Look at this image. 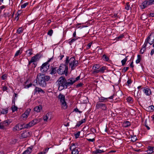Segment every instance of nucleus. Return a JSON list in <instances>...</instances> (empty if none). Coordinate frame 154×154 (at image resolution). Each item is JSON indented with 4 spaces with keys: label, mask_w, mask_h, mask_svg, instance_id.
<instances>
[{
    "label": "nucleus",
    "mask_w": 154,
    "mask_h": 154,
    "mask_svg": "<svg viewBox=\"0 0 154 154\" xmlns=\"http://www.w3.org/2000/svg\"><path fill=\"white\" fill-rule=\"evenodd\" d=\"M57 81L58 82V89L60 91L67 88L68 87L72 85L75 82L74 78H70L66 80L63 76L60 77Z\"/></svg>",
    "instance_id": "f257e3e1"
},
{
    "label": "nucleus",
    "mask_w": 154,
    "mask_h": 154,
    "mask_svg": "<svg viewBox=\"0 0 154 154\" xmlns=\"http://www.w3.org/2000/svg\"><path fill=\"white\" fill-rule=\"evenodd\" d=\"M51 77L48 75H45L41 73H39L36 78V83L42 87H45L46 86V82L48 81Z\"/></svg>",
    "instance_id": "f03ea898"
},
{
    "label": "nucleus",
    "mask_w": 154,
    "mask_h": 154,
    "mask_svg": "<svg viewBox=\"0 0 154 154\" xmlns=\"http://www.w3.org/2000/svg\"><path fill=\"white\" fill-rule=\"evenodd\" d=\"M65 62V63L67 66L69 63V67H71V70L74 69L75 67L78 65V61L76 60L74 57L70 58L69 57L67 56Z\"/></svg>",
    "instance_id": "7ed1b4c3"
},
{
    "label": "nucleus",
    "mask_w": 154,
    "mask_h": 154,
    "mask_svg": "<svg viewBox=\"0 0 154 154\" xmlns=\"http://www.w3.org/2000/svg\"><path fill=\"white\" fill-rule=\"evenodd\" d=\"M68 72V66L65 63L64 64H61L57 70V72L59 75L65 74L67 76Z\"/></svg>",
    "instance_id": "20e7f679"
},
{
    "label": "nucleus",
    "mask_w": 154,
    "mask_h": 154,
    "mask_svg": "<svg viewBox=\"0 0 154 154\" xmlns=\"http://www.w3.org/2000/svg\"><path fill=\"white\" fill-rule=\"evenodd\" d=\"M61 103L62 107L64 109H66L67 107L66 103L65 101V96L61 93H60L57 97Z\"/></svg>",
    "instance_id": "39448f33"
},
{
    "label": "nucleus",
    "mask_w": 154,
    "mask_h": 154,
    "mask_svg": "<svg viewBox=\"0 0 154 154\" xmlns=\"http://www.w3.org/2000/svg\"><path fill=\"white\" fill-rule=\"evenodd\" d=\"M154 42V32H152L145 40L144 43L145 46H146L148 43L152 45Z\"/></svg>",
    "instance_id": "423d86ee"
},
{
    "label": "nucleus",
    "mask_w": 154,
    "mask_h": 154,
    "mask_svg": "<svg viewBox=\"0 0 154 154\" xmlns=\"http://www.w3.org/2000/svg\"><path fill=\"white\" fill-rule=\"evenodd\" d=\"M76 143H72L69 147L70 149L72 151L71 153L72 154H78L79 152V150L80 149L79 148H77L75 146H74Z\"/></svg>",
    "instance_id": "0eeeda50"
},
{
    "label": "nucleus",
    "mask_w": 154,
    "mask_h": 154,
    "mask_svg": "<svg viewBox=\"0 0 154 154\" xmlns=\"http://www.w3.org/2000/svg\"><path fill=\"white\" fill-rule=\"evenodd\" d=\"M154 2V0H145L142 3L141 9H143L148 6L152 5Z\"/></svg>",
    "instance_id": "6e6552de"
},
{
    "label": "nucleus",
    "mask_w": 154,
    "mask_h": 154,
    "mask_svg": "<svg viewBox=\"0 0 154 154\" xmlns=\"http://www.w3.org/2000/svg\"><path fill=\"white\" fill-rule=\"evenodd\" d=\"M96 108L97 109H101L103 110H106L107 109V107L106 104L100 102L97 103Z\"/></svg>",
    "instance_id": "1a4fd4ad"
},
{
    "label": "nucleus",
    "mask_w": 154,
    "mask_h": 154,
    "mask_svg": "<svg viewBox=\"0 0 154 154\" xmlns=\"http://www.w3.org/2000/svg\"><path fill=\"white\" fill-rule=\"evenodd\" d=\"M50 64L48 63H43L40 67V70L42 72H46L49 68Z\"/></svg>",
    "instance_id": "9d476101"
},
{
    "label": "nucleus",
    "mask_w": 154,
    "mask_h": 154,
    "mask_svg": "<svg viewBox=\"0 0 154 154\" xmlns=\"http://www.w3.org/2000/svg\"><path fill=\"white\" fill-rule=\"evenodd\" d=\"M114 96V94H113L112 95L109 97V98H105L103 97H101L99 98V102H106L107 101V100L108 98L109 99H112L113 98V96Z\"/></svg>",
    "instance_id": "9b49d317"
},
{
    "label": "nucleus",
    "mask_w": 154,
    "mask_h": 154,
    "mask_svg": "<svg viewBox=\"0 0 154 154\" xmlns=\"http://www.w3.org/2000/svg\"><path fill=\"white\" fill-rule=\"evenodd\" d=\"M37 92L40 93V92L44 93L45 91L41 88L38 87H36L34 91V95H35Z\"/></svg>",
    "instance_id": "f8f14e48"
},
{
    "label": "nucleus",
    "mask_w": 154,
    "mask_h": 154,
    "mask_svg": "<svg viewBox=\"0 0 154 154\" xmlns=\"http://www.w3.org/2000/svg\"><path fill=\"white\" fill-rule=\"evenodd\" d=\"M143 91L146 95L149 96L151 94V90L149 88H144Z\"/></svg>",
    "instance_id": "ddd939ff"
},
{
    "label": "nucleus",
    "mask_w": 154,
    "mask_h": 154,
    "mask_svg": "<svg viewBox=\"0 0 154 154\" xmlns=\"http://www.w3.org/2000/svg\"><path fill=\"white\" fill-rule=\"evenodd\" d=\"M11 122L12 121L10 120H6L1 123H2L1 125H3L4 128H5V126H8Z\"/></svg>",
    "instance_id": "4468645a"
},
{
    "label": "nucleus",
    "mask_w": 154,
    "mask_h": 154,
    "mask_svg": "<svg viewBox=\"0 0 154 154\" xmlns=\"http://www.w3.org/2000/svg\"><path fill=\"white\" fill-rule=\"evenodd\" d=\"M39 122V121L37 119H35L33 120L32 121L29 122V124H30L31 127H32L35 124H37Z\"/></svg>",
    "instance_id": "2eb2a0df"
},
{
    "label": "nucleus",
    "mask_w": 154,
    "mask_h": 154,
    "mask_svg": "<svg viewBox=\"0 0 154 154\" xmlns=\"http://www.w3.org/2000/svg\"><path fill=\"white\" fill-rule=\"evenodd\" d=\"M134 96L136 98L138 102L139 99L140 97V94L139 93V91H137L135 90L134 92Z\"/></svg>",
    "instance_id": "dca6fc26"
},
{
    "label": "nucleus",
    "mask_w": 154,
    "mask_h": 154,
    "mask_svg": "<svg viewBox=\"0 0 154 154\" xmlns=\"http://www.w3.org/2000/svg\"><path fill=\"white\" fill-rule=\"evenodd\" d=\"M32 151V148L31 147H29L22 154H30Z\"/></svg>",
    "instance_id": "f3484780"
},
{
    "label": "nucleus",
    "mask_w": 154,
    "mask_h": 154,
    "mask_svg": "<svg viewBox=\"0 0 154 154\" xmlns=\"http://www.w3.org/2000/svg\"><path fill=\"white\" fill-rule=\"evenodd\" d=\"M42 109V106L41 105H39L34 108V110L37 112H39Z\"/></svg>",
    "instance_id": "a211bd4d"
},
{
    "label": "nucleus",
    "mask_w": 154,
    "mask_h": 154,
    "mask_svg": "<svg viewBox=\"0 0 154 154\" xmlns=\"http://www.w3.org/2000/svg\"><path fill=\"white\" fill-rule=\"evenodd\" d=\"M154 109V106L153 105H151L149 107H146L145 110L148 112L153 111Z\"/></svg>",
    "instance_id": "6ab92c4d"
},
{
    "label": "nucleus",
    "mask_w": 154,
    "mask_h": 154,
    "mask_svg": "<svg viewBox=\"0 0 154 154\" xmlns=\"http://www.w3.org/2000/svg\"><path fill=\"white\" fill-rule=\"evenodd\" d=\"M131 125V123L129 121H126L124 122L123 124V126L124 127L127 128Z\"/></svg>",
    "instance_id": "aec40b11"
},
{
    "label": "nucleus",
    "mask_w": 154,
    "mask_h": 154,
    "mask_svg": "<svg viewBox=\"0 0 154 154\" xmlns=\"http://www.w3.org/2000/svg\"><path fill=\"white\" fill-rule=\"evenodd\" d=\"M51 71L50 74L52 75L55 74L56 72H57V70L56 69V67H53V66H51Z\"/></svg>",
    "instance_id": "412c9836"
},
{
    "label": "nucleus",
    "mask_w": 154,
    "mask_h": 154,
    "mask_svg": "<svg viewBox=\"0 0 154 154\" xmlns=\"http://www.w3.org/2000/svg\"><path fill=\"white\" fill-rule=\"evenodd\" d=\"M85 122V119H82L81 121H79L77 122L76 125H75V127H79L81 124H82L83 123Z\"/></svg>",
    "instance_id": "4be33fe9"
},
{
    "label": "nucleus",
    "mask_w": 154,
    "mask_h": 154,
    "mask_svg": "<svg viewBox=\"0 0 154 154\" xmlns=\"http://www.w3.org/2000/svg\"><path fill=\"white\" fill-rule=\"evenodd\" d=\"M50 117H51V114L50 113H47L45 116H44L43 118L44 120L45 121H47V120L48 119V118Z\"/></svg>",
    "instance_id": "5701e85b"
},
{
    "label": "nucleus",
    "mask_w": 154,
    "mask_h": 154,
    "mask_svg": "<svg viewBox=\"0 0 154 154\" xmlns=\"http://www.w3.org/2000/svg\"><path fill=\"white\" fill-rule=\"evenodd\" d=\"M102 58L103 60L106 62L108 61L109 59V57L105 54L103 55Z\"/></svg>",
    "instance_id": "b1692460"
},
{
    "label": "nucleus",
    "mask_w": 154,
    "mask_h": 154,
    "mask_svg": "<svg viewBox=\"0 0 154 154\" xmlns=\"http://www.w3.org/2000/svg\"><path fill=\"white\" fill-rule=\"evenodd\" d=\"M104 152V151L103 150L100 149H97L96 151H94L93 152V153L94 154H97L98 153H100L102 152Z\"/></svg>",
    "instance_id": "393cba45"
},
{
    "label": "nucleus",
    "mask_w": 154,
    "mask_h": 154,
    "mask_svg": "<svg viewBox=\"0 0 154 154\" xmlns=\"http://www.w3.org/2000/svg\"><path fill=\"white\" fill-rule=\"evenodd\" d=\"M36 56H34L32 57L30 60L29 61V65L31 63L34 62L37 60V59H36V58H35V57Z\"/></svg>",
    "instance_id": "a878e982"
},
{
    "label": "nucleus",
    "mask_w": 154,
    "mask_h": 154,
    "mask_svg": "<svg viewBox=\"0 0 154 154\" xmlns=\"http://www.w3.org/2000/svg\"><path fill=\"white\" fill-rule=\"evenodd\" d=\"M20 124L18 123L13 128V131H19V126Z\"/></svg>",
    "instance_id": "bb28decb"
},
{
    "label": "nucleus",
    "mask_w": 154,
    "mask_h": 154,
    "mask_svg": "<svg viewBox=\"0 0 154 154\" xmlns=\"http://www.w3.org/2000/svg\"><path fill=\"white\" fill-rule=\"evenodd\" d=\"M148 150L147 151V153L148 154H151L153 152V151L152 150L153 148H152V146H148Z\"/></svg>",
    "instance_id": "cd10ccee"
},
{
    "label": "nucleus",
    "mask_w": 154,
    "mask_h": 154,
    "mask_svg": "<svg viewBox=\"0 0 154 154\" xmlns=\"http://www.w3.org/2000/svg\"><path fill=\"white\" fill-rule=\"evenodd\" d=\"M29 133V132H26L23 133L22 134L21 136L23 138H26L28 136V134Z\"/></svg>",
    "instance_id": "c85d7f7f"
},
{
    "label": "nucleus",
    "mask_w": 154,
    "mask_h": 154,
    "mask_svg": "<svg viewBox=\"0 0 154 154\" xmlns=\"http://www.w3.org/2000/svg\"><path fill=\"white\" fill-rule=\"evenodd\" d=\"M23 29L22 27L19 28L17 31V33L18 34H20L23 32Z\"/></svg>",
    "instance_id": "c756f323"
},
{
    "label": "nucleus",
    "mask_w": 154,
    "mask_h": 154,
    "mask_svg": "<svg viewBox=\"0 0 154 154\" xmlns=\"http://www.w3.org/2000/svg\"><path fill=\"white\" fill-rule=\"evenodd\" d=\"M106 66H103L100 68L99 70L100 73H103L104 72V71L106 69Z\"/></svg>",
    "instance_id": "7c9ffc66"
},
{
    "label": "nucleus",
    "mask_w": 154,
    "mask_h": 154,
    "mask_svg": "<svg viewBox=\"0 0 154 154\" xmlns=\"http://www.w3.org/2000/svg\"><path fill=\"white\" fill-rule=\"evenodd\" d=\"M127 57H126L125 59L122 60L121 62L122 66H124L126 62L128 60Z\"/></svg>",
    "instance_id": "2f4dec72"
},
{
    "label": "nucleus",
    "mask_w": 154,
    "mask_h": 154,
    "mask_svg": "<svg viewBox=\"0 0 154 154\" xmlns=\"http://www.w3.org/2000/svg\"><path fill=\"white\" fill-rule=\"evenodd\" d=\"M2 110L1 111V113L4 114H7L8 112V110L7 109H2Z\"/></svg>",
    "instance_id": "473e14b6"
},
{
    "label": "nucleus",
    "mask_w": 154,
    "mask_h": 154,
    "mask_svg": "<svg viewBox=\"0 0 154 154\" xmlns=\"http://www.w3.org/2000/svg\"><path fill=\"white\" fill-rule=\"evenodd\" d=\"M11 14V12L5 13L3 14V16L5 17L6 18L7 17H9L10 16Z\"/></svg>",
    "instance_id": "72a5a7b5"
},
{
    "label": "nucleus",
    "mask_w": 154,
    "mask_h": 154,
    "mask_svg": "<svg viewBox=\"0 0 154 154\" xmlns=\"http://www.w3.org/2000/svg\"><path fill=\"white\" fill-rule=\"evenodd\" d=\"M141 60V56L140 55H137V59L136 60V62L137 63H139Z\"/></svg>",
    "instance_id": "f704fd0d"
},
{
    "label": "nucleus",
    "mask_w": 154,
    "mask_h": 154,
    "mask_svg": "<svg viewBox=\"0 0 154 154\" xmlns=\"http://www.w3.org/2000/svg\"><path fill=\"white\" fill-rule=\"evenodd\" d=\"M146 46H144V45H143V48H141V50H140V52L141 53V54H143V53L146 50Z\"/></svg>",
    "instance_id": "c9c22d12"
},
{
    "label": "nucleus",
    "mask_w": 154,
    "mask_h": 154,
    "mask_svg": "<svg viewBox=\"0 0 154 154\" xmlns=\"http://www.w3.org/2000/svg\"><path fill=\"white\" fill-rule=\"evenodd\" d=\"M100 67V65L99 64H95L93 66V68H94V70H96L98 69Z\"/></svg>",
    "instance_id": "e433bc0d"
},
{
    "label": "nucleus",
    "mask_w": 154,
    "mask_h": 154,
    "mask_svg": "<svg viewBox=\"0 0 154 154\" xmlns=\"http://www.w3.org/2000/svg\"><path fill=\"white\" fill-rule=\"evenodd\" d=\"M131 140L133 142H135L136 141V140L137 139V138L136 136H132V135H131Z\"/></svg>",
    "instance_id": "4c0bfd02"
},
{
    "label": "nucleus",
    "mask_w": 154,
    "mask_h": 154,
    "mask_svg": "<svg viewBox=\"0 0 154 154\" xmlns=\"http://www.w3.org/2000/svg\"><path fill=\"white\" fill-rule=\"evenodd\" d=\"M35 56H36L35 58L37 59V60H38L42 56V55L40 54H37Z\"/></svg>",
    "instance_id": "58836bf2"
},
{
    "label": "nucleus",
    "mask_w": 154,
    "mask_h": 154,
    "mask_svg": "<svg viewBox=\"0 0 154 154\" xmlns=\"http://www.w3.org/2000/svg\"><path fill=\"white\" fill-rule=\"evenodd\" d=\"M35 56H36L35 58L37 59V60H38L42 56V55L40 54H37Z\"/></svg>",
    "instance_id": "ea45409f"
},
{
    "label": "nucleus",
    "mask_w": 154,
    "mask_h": 154,
    "mask_svg": "<svg viewBox=\"0 0 154 154\" xmlns=\"http://www.w3.org/2000/svg\"><path fill=\"white\" fill-rule=\"evenodd\" d=\"M30 111V109H28L26 110V111H25L24 113H25V114L28 116L29 114Z\"/></svg>",
    "instance_id": "a19ab883"
},
{
    "label": "nucleus",
    "mask_w": 154,
    "mask_h": 154,
    "mask_svg": "<svg viewBox=\"0 0 154 154\" xmlns=\"http://www.w3.org/2000/svg\"><path fill=\"white\" fill-rule=\"evenodd\" d=\"M32 49H29L26 51V53L30 55L32 54Z\"/></svg>",
    "instance_id": "79ce46f5"
},
{
    "label": "nucleus",
    "mask_w": 154,
    "mask_h": 154,
    "mask_svg": "<svg viewBox=\"0 0 154 154\" xmlns=\"http://www.w3.org/2000/svg\"><path fill=\"white\" fill-rule=\"evenodd\" d=\"M129 2H127L125 5V9L127 10H128L129 9L130 5H129Z\"/></svg>",
    "instance_id": "37998d69"
},
{
    "label": "nucleus",
    "mask_w": 154,
    "mask_h": 154,
    "mask_svg": "<svg viewBox=\"0 0 154 154\" xmlns=\"http://www.w3.org/2000/svg\"><path fill=\"white\" fill-rule=\"evenodd\" d=\"M12 112H14L17 110V107L14 105L12 107Z\"/></svg>",
    "instance_id": "c03bdc74"
},
{
    "label": "nucleus",
    "mask_w": 154,
    "mask_h": 154,
    "mask_svg": "<svg viewBox=\"0 0 154 154\" xmlns=\"http://www.w3.org/2000/svg\"><path fill=\"white\" fill-rule=\"evenodd\" d=\"M21 53V52H20V50L17 51L16 53L14 55V57H16L18 56Z\"/></svg>",
    "instance_id": "a18cd8bd"
},
{
    "label": "nucleus",
    "mask_w": 154,
    "mask_h": 154,
    "mask_svg": "<svg viewBox=\"0 0 154 154\" xmlns=\"http://www.w3.org/2000/svg\"><path fill=\"white\" fill-rule=\"evenodd\" d=\"M53 33V30L51 29L48 32L47 34L48 35L51 36L52 35Z\"/></svg>",
    "instance_id": "49530a36"
},
{
    "label": "nucleus",
    "mask_w": 154,
    "mask_h": 154,
    "mask_svg": "<svg viewBox=\"0 0 154 154\" xmlns=\"http://www.w3.org/2000/svg\"><path fill=\"white\" fill-rule=\"evenodd\" d=\"M23 127L24 128H29L31 127V126H30V124H29V123L28 124L25 125L24 124V125L23 126Z\"/></svg>",
    "instance_id": "de8ad7c7"
},
{
    "label": "nucleus",
    "mask_w": 154,
    "mask_h": 154,
    "mask_svg": "<svg viewBox=\"0 0 154 154\" xmlns=\"http://www.w3.org/2000/svg\"><path fill=\"white\" fill-rule=\"evenodd\" d=\"M80 131H79L76 134H74L75 138H77L79 137L80 136Z\"/></svg>",
    "instance_id": "09e8293b"
},
{
    "label": "nucleus",
    "mask_w": 154,
    "mask_h": 154,
    "mask_svg": "<svg viewBox=\"0 0 154 154\" xmlns=\"http://www.w3.org/2000/svg\"><path fill=\"white\" fill-rule=\"evenodd\" d=\"M29 3L27 2H26L24 3L22 5H21V8H24L27 5H28Z\"/></svg>",
    "instance_id": "8fccbe9b"
},
{
    "label": "nucleus",
    "mask_w": 154,
    "mask_h": 154,
    "mask_svg": "<svg viewBox=\"0 0 154 154\" xmlns=\"http://www.w3.org/2000/svg\"><path fill=\"white\" fill-rule=\"evenodd\" d=\"M144 124H145V126L146 128L147 129H148V130H149L150 128H149V127L147 125V120L146 119L145 120V121Z\"/></svg>",
    "instance_id": "3c124183"
},
{
    "label": "nucleus",
    "mask_w": 154,
    "mask_h": 154,
    "mask_svg": "<svg viewBox=\"0 0 154 154\" xmlns=\"http://www.w3.org/2000/svg\"><path fill=\"white\" fill-rule=\"evenodd\" d=\"M49 149V148H46L42 152L43 154H45L48 152Z\"/></svg>",
    "instance_id": "603ef678"
},
{
    "label": "nucleus",
    "mask_w": 154,
    "mask_h": 154,
    "mask_svg": "<svg viewBox=\"0 0 154 154\" xmlns=\"http://www.w3.org/2000/svg\"><path fill=\"white\" fill-rule=\"evenodd\" d=\"M132 82V81L131 79H128L126 85H128V86H129V85L131 84V83Z\"/></svg>",
    "instance_id": "864d4df0"
},
{
    "label": "nucleus",
    "mask_w": 154,
    "mask_h": 154,
    "mask_svg": "<svg viewBox=\"0 0 154 154\" xmlns=\"http://www.w3.org/2000/svg\"><path fill=\"white\" fill-rule=\"evenodd\" d=\"M127 100L129 103H131L133 102L132 98L131 97H129L127 98Z\"/></svg>",
    "instance_id": "5fc2aeb1"
},
{
    "label": "nucleus",
    "mask_w": 154,
    "mask_h": 154,
    "mask_svg": "<svg viewBox=\"0 0 154 154\" xmlns=\"http://www.w3.org/2000/svg\"><path fill=\"white\" fill-rule=\"evenodd\" d=\"M24 125V124H20L19 126V131L22 130L23 128H24L23 127Z\"/></svg>",
    "instance_id": "6e6d98bb"
},
{
    "label": "nucleus",
    "mask_w": 154,
    "mask_h": 154,
    "mask_svg": "<svg viewBox=\"0 0 154 154\" xmlns=\"http://www.w3.org/2000/svg\"><path fill=\"white\" fill-rule=\"evenodd\" d=\"M83 83H80L77 84L76 87V88H79L82 87L83 85Z\"/></svg>",
    "instance_id": "4d7b16f0"
},
{
    "label": "nucleus",
    "mask_w": 154,
    "mask_h": 154,
    "mask_svg": "<svg viewBox=\"0 0 154 154\" xmlns=\"http://www.w3.org/2000/svg\"><path fill=\"white\" fill-rule=\"evenodd\" d=\"M129 69L128 67H124L122 70V71H124V72H126Z\"/></svg>",
    "instance_id": "13d9d810"
},
{
    "label": "nucleus",
    "mask_w": 154,
    "mask_h": 154,
    "mask_svg": "<svg viewBox=\"0 0 154 154\" xmlns=\"http://www.w3.org/2000/svg\"><path fill=\"white\" fill-rule=\"evenodd\" d=\"M7 77L6 74L3 75L1 77V78L2 80H5L6 79Z\"/></svg>",
    "instance_id": "bf43d9fd"
},
{
    "label": "nucleus",
    "mask_w": 154,
    "mask_h": 154,
    "mask_svg": "<svg viewBox=\"0 0 154 154\" xmlns=\"http://www.w3.org/2000/svg\"><path fill=\"white\" fill-rule=\"evenodd\" d=\"M87 140L89 142H93L95 140V139L94 138L93 139H88L86 138Z\"/></svg>",
    "instance_id": "052dcab7"
},
{
    "label": "nucleus",
    "mask_w": 154,
    "mask_h": 154,
    "mask_svg": "<svg viewBox=\"0 0 154 154\" xmlns=\"http://www.w3.org/2000/svg\"><path fill=\"white\" fill-rule=\"evenodd\" d=\"M76 40V39H75V38H73L71 39V40L69 42V43L70 45H71Z\"/></svg>",
    "instance_id": "680f3d73"
},
{
    "label": "nucleus",
    "mask_w": 154,
    "mask_h": 154,
    "mask_svg": "<svg viewBox=\"0 0 154 154\" xmlns=\"http://www.w3.org/2000/svg\"><path fill=\"white\" fill-rule=\"evenodd\" d=\"M99 72H100V70L99 69L94 70L93 72V73H98Z\"/></svg>",
    "instance_id": "e2e57ef3"
},
{
    "label": "nucleus",
    "mask_w": 154,
    "mask_h": 154,
    "mask_svg": "<svg viewBox=\"0 0 154 154\" xmlns=\"http://www.w3.org/2000/svg\"><path fill=\"white\" fill-rule=\"evenodd\" d=\"M91 131L94 134L96 132V130L94 128H92L91 129Z\"/></svg>",
    "instance_id": "0e129e2a"
},
{
    "label": "nucleus",
    "mask_w": 154,
    "mask_h": 154,
    "mask_svg": "<svg viewBox=\"0 0 154 154\" xmlns=\"http://www.w3.org/2000/svg\"><path fill=\"white\" fill-rule=\"evenodd\" d=\"M8 88L6 86H4L3 87L2 90L3 91H6L8 90Z\"/></svg>",
    "instance_id": "69168bd1"
},
{
    "label": "nucleus",
    "mask_w": 154,
    "mask_h": 154,
    "mask_svg": "<svg viewBox=\"0 0 154 154\" xmlns=\"http://www.w3.org/2000/svg\"><path fill=\"white\" fill-rule=\"evenodd\" d=\"M22 116L23 118H26L28 117V116H26L25 114V113H24L23 114H22Z\"/></svg>",
    "instance_id": "338daca9"
},
{
    "label": "nucleus",
    "mask_w": 154,
    "mask_h": 154,
    "mask_svg": "<svg viewBox=\"0 0 154 154\" xmlns=\"http://www.w3.org/2000/svg\"><path fill=\"white\" fill-rule=\"evenodd\" d=\"M149 17H154V13H150L149 14Z\"/></svg>",
    "instance_id": "774afa93"
}]
</instances>
